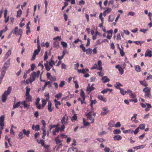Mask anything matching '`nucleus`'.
I'll use <instances>...</instances> for the list:
<instances>
[{
	"mask_svg": "<svg viewBox=\"0 0 152 152\" xmlns=\"http://www.w3.org/2000/svg\"><path fill=\"white\" fill-rule=\"evenodd\" d=\"M12 90V87L10 86L8 88L7 90L4 92L1 97V101L2 102H4L6 101L7 99V96L10 94Z\"/></svg>",
	"mask_w": 152,
	"mask_h": 152,
	"instance_id": "1",
	"label": "nucleus"
},
{
	"mask_svg": "<svg viewBox=\"0 0 152 152\" xmlns=\"http://www.w3.org/2000/svg\"><path fill=\"white\" fill-rule=\"evenodd\" d=\"M36 77V73L34 72L30 76V77L29 79V82L31 83H32L34 81Z\"/></svg>",
	"mask_w": 152,
	"mask_h": 152,
	"instance_id": "2",
	"label": "nucleus"
},
{
	"mask_svg": "<svg viewBox=\"0 0 152 152\" xmlns=\"http://www.w3.org/2000/svg\"><path fill=\"white\" fill-rule=\"evenodd\" d=\"M91 112L88 113L86 115L87 116V118L88 119L91 121V123H93L94 122V117H93L92 115L91 114Z\"/></svg>",
	"mask_w": 152,
	"mask_h": 152,
	"instance_id": "3",
	"label": "nucleus"
},
{
	"mask_svg": "<svg viewBox=\"0 0 152 152\" xmlns=\"http://www.w3.org/2000/svg\"><path fill=\"white\" fill-rule=\"evenodd\" d=\"M10 60L8 59L5 63L3 67H2L3 69L4 70H6L8 67H9L10 65Z\"/></svg>",
	"mask_w": 152,
	"mask_h": 152,
	"instance_id": "4",
	"label": "nucleus"
},
{
	"mask_svg": "<svg viewBox=\"0 0 152 152\" xmlns=\"http://www.w3.org/2000/svg\"><path fill=\"white\" fill-rule=\"evenodd\" d=\"M4 116L2 115L0 117V127H4Z\"/></svg>",
	"mask_w": 152,
	"mask_h": 152,
	"instance_id": "5",
	"label": "nucleus"
},
{
	"mask_svg": "<svg viewBox=\"0 0 152 152\" xmlns=\"http://www.w3.org/2000/svg\"><path fill=\"white\" fill-rule=\"evenodd\" d=\"M152 51L149 49H148L145 53V57L148 56L151 57L152 56Z\"/></svg>",
	"mask_w": 152,
	"mask_h": 152,
	"instance_id": "6",
	"label": "nucleus"
},
{
	"mask_svg": "<svg viewBox=\"0 0 152 152\" xmlns=\"http://www.w3.org/2000/svg\"><path fill=\"white\" fill-rule=\"evenodd\" d=\"M53 109V108L52 107V103L50 101H49L48 102V109L50 112H51Z\"/></svg>",
	"mask_w": 152,
	"mask_h": 152,
	"instance_id": "7",
	"label": "nucleus"
},
{
	"mask_svg": "<svg viewBox=\"0 0 152 152\" xmlns=\"http://www.w3.org/2000/svg\"><path fill=\"white\" fill-rule=\"evenodd\" d=\"M118 48L119 49V50H120V54L121 55V56L123 57L125 55V53L124 51V48L122 46H121V48L119 47V44H118Z\"/></svg>",
	"mask_w": 152,
	"mask_h": 152,
	"instance_id": "8",
	"label": "nucleus"
},
{
	"mask_svg": "<svg viewBox=\"0 0 152 152\" xmlns=\"http://www.w3.org/2000/svg\"><path fill=\"white\" fill-rule=\"evenodd\" d=\"M102 80L103 83H105L109 82L110 81V79L107 76H104L102 77Z\"/></svg>",
	"mask_w": 152,
	"mask_h": 152,
	"instance_id": "9",
	"label": "nucleus"
},
{
	"mask_svg": "<svg viewBox=\"0 0 152 152\" xmlns=\"http://www.w3.org/2000/svg\"><path fill=\"white\" fill-rule=\"evenodd\" d=\"M77 151L78 149L77 148L72 147L69 149L67 152H77Z\"/></svg>",
	"mask_w": 152,
	"mask_h": 152,
	"instance_id": "10",
	"label": "nucleus"
},
{
	"mask_svg": "<svg viewBox=\"0 0 152 152\" xmlns=\"http://www.w3.org/2000/svg\"><path fill=\"white\" fill-rule=\"evenodd\" d=\"M102 62H101V60H99L97 62L98 65L99 66V67L97 68V70H99L101 71L102 69Z\"/></svg>",
	"mask_w": 152,
	"mask_h": 152,
	"instance_id": "11",
	"label": "nucleus"
},
{
	"mask_svg": "<svg viewBox=\"0 0 152 152\" xmlns=\"http://www.w3.org/2000/svg\"><path fill=\"white\" fill-rule=\"evenodd\" d=\"M93 85L92 84L91 86H90V84H89L88 85V87L87 88V90L89 91V92H91V91L94 89V88L93 87Z\"/></svg>",
	"mask_w": 152,
	"mask_h": 152,
	"instance_id": "12",
	"label": "nucleus"
},
{
	"mask_svg": "<svg viewBox=\"0 0 152 152\" xmlns=\"http://www.w3.org/2000/svg\"><path fill=\"white\" fill-rule=\"evenodd\" d=\"M11 53V51L9 50L6 53L5 55V57H4V60H5L7 59V58L9 57Z\"/></svg>",
	"mask_w": 152,
	"mask_h": 152,
	"instance_id": "13",
	"label": "nucleus"
},
{
	"mask_svg": "<svg viewBox=\"0 0 152 152\" xmlns=\"http://www.w3.org/2000/svg\"><path fill=\"white\" fill-rule=\"evenodd\" d=\"M98 98L100 100L104 102H106V99L102 95H99L98 96Z\"/></svg>",
	"mask_w": 152,
	"mask_h": 152,
	"instance_id": "14",
	"label": "nucleus"
},
{
	"mask_svg": "<svg viewBox=\"0 0 152 152\" xmlns=\"http://www.w3.org/2000/svg\"><path fill=\"white\" fill-rule=\"evenodd\" d=\"M21 104V102H18L16 104H14L13 106V109L18 107Z\"/></svg>",
	"mask_w": 152,
	"mask_h": 152,
	"instance_id": "15",
	"label": "nucleus"
},
{
	"mask_svg": "<svg viewBox=\"0 0 152 152\" xmlns=\"http://www.w3.org/2000/svg\"><path fill=\"white\" fill-rule=\"evenodd\" d=\"M53 46L54 47L56 48H58L59 46V43L58 41H56L53 42Z\"/></svg>",
	"mask_w": 152,
	"mask_h": 152,
	"instance_id": "16",
	"label": "nucleus"
},
{
	"mask_svg": "<svg viewBox=\"0 0 152 152\" xmlns=\"http://www.w3.org/2000/svg\"><path fill=\"white\" fill-rule=\"evenodd\" d=\"M114 140H121L122 138V137L119 135H115L113 137Z\"/></svg>",
	"mask_w": 152,
	"mask_h": 152,
	"instance_id": "17",
	"label": "nucleus"
},
{
	"mask_svg": "<svg viewBox=\"0 0 152 152\" xmlns=\"http://www.w3.org/2000/svg\"><path fill=\"white\" fill-rule=\"evenodd\" d=\"M143 91L145 93H147L148 92H151V89L149 88L148 87H146L143 88Z\"/></svg>",
	"mask_w": 152,
	"mask_h": 152,
	"instance_id": "18",
	"label": "nucleus"
},
{
	"mask_svg": "<svg viewBox=\"0 0 152 152\" xmlns=\"http://www.w3.org/2000/svg\"><path fill=\"white\" fill-rule=\"evenodd\" d=\"M66 117L64 116L63 117L62 119L61 120V123L63 125L65 124H66L67 123V121H66Z\"/></svg>",
	"mask_w": 152,
	"mask_h": 152,
	"instance_id": "19",
	"label": "nucleus"
},
{
	"mask_svg": "<svg viewBox=\"0 0 152 152\" xmlns=\"http://www.w3.org/2000/svg\"><path fill=\"white\" fill-rule=\"evenodd\" d=\"M145 145H142L134 147H133V148L136 149H138L140 148H143L145 147Z\"/></svg>",
	"mask_w": 152,
	"mask_h": 152,
	"instance_id": "20",
	"label": "nucleus"
},
{
	"mask_svg": "<svg viewBox=\"0 0 152 152\" xmlns=\"http://www.w3.org/2000/svg\"><path fill=\"white\" fill-rule=\"evenodd\" d=\"M115 123V121H110L108 125L110 127H113L114 126V125Z\"/></svg>",
	"mask_w": 152,
	"mask_h": 152,
	"instance_id": "21",
	"label": "nucleus"
},
{
	"mask_svg": "<svg viewBox=\"0 0 152 152\" xmlns=\"http://www.w3.org/2000/svg\"><path fill=\"white\" fill-rule=\"evenodd\" d=\"M59 137H58L57 138L55 139V140L56 141V143L59 144L60 145H62V143H61V141L58 138Z\"/></svg>",
	"mask_w": 152,
	"mask_h": 152,
	"instance_id": "22",
	"label": "nucleus"
},
{
	"mask_svg": "<svg viewBox=\"0 0 152 152\" xmlns=\"http://www.w3.org/2000/svg\"><path fill=\"white\" fill-rule=\"evenodd\" d=\"M86 52L87 54H90L92 53V50L90 48H88L86 50Z\"/></svg>",
	"mask_w": 152,
	"mask_h": 152,
	"instance_id": "23",
	"label": "nucleus"
},
{
	"mask_svg": "<svg viewBox=\"0 0 152 152\" xmlns=\"http://www.w3.org/2000/svg\"><path fill=\"white\" fill-rule=\"evenodd\" d=\"M26 100L28 102L31 101V96L30 95H26Z\"/></svg>",
	"mask_w": 152,
	"mask_h": 152,
	"instance_id": "24",
	"label": "nucleus"
},
{
	"mask_svg": "<svg viewBox=\"0 0 152 152\" xmlns=\"http://www.w3.org/2000/svg\"><path fill=\"white\" fill-rule=\"evenodd\" d=\"M21 104H23L24 107L26 108H28L29 107V105L26 103V101H25L23 102H21Z\"/></svg>",
	"mask_w": 152,
	"mask_h": 152,
	"instance_id": "25",
	"label": "nucleus"
},
{
	"mask_svg": "<svg viewBox=\"0 0 152 152\" xmlns=\"http://www.w3.org/2000/svg\"><path fill=\"white\" fill-rule=\"evenodd\" d=\"M116 88L119 89L120 86H122V85L119 82H116L115 85Z\"/></svg>",
	"mask_w": 152,
	"mask_h": 152,
	"instance_id": "26",
	"label": "nucleus"
},
{
	"mask_svg": "<svg viewBox=\"0 0 152 152\" xmlns=\"http://www.w3.org/2000/svg\"><path fill=\"white\" fill-rule=\"evenodd\" d=\"M80 96L82 98L83 100H85V94L83 91L82 90L81 91Z\"/></svg>",
	"mask_w": 152,
	"mask_h": 152,
	"instance_id": "27",
	"label": "nucleus"
},
{
	"mask_svg": "<svg viewBox=\"0 0 152 152\" xmlns=\"http://www.w3.org/2000/svg\"><path fill=\"white\" fill-rule=\"evenodd\" d=\"M145 80H144L143 81H139V82H140V84L143 86H145V87H147L148 84L147 83H146V82H144Z\"/></svg>",
	"mask_w": 152,
	"mask_h": 152,
	"instance_id": "28",
	"label": "nucleus"
},
{
	"mask_svg": "<svg viewBox=\"0 0 152 152\" xmlns=\"http://www.w3.org/2000/svg\"><path fill=\"white\" fill-rule=\"evenodd\" d=\"M96 103V100L91 101V104L90 106L92 109L93 106L94 104H95Z\"/></svg>",
	"mask_w": 152,
	"mask_h": 152,
	"instance_id": "29",
	"label": "nucleus"
},
{
	"mask_svg": "<svg viewBox=\"0 0 152 152\" xmlns=\"http://www.w3.org/2000/svg\"><path fill=\"white\" fill-rule=\"evenodd\" d=\"M114 16L112 15H110L109 16L108 21L109 22H112L114 20Z\"/></svg>",
	"mask_w": 152,
	"mask_h": 152,
	"instance_id": "30",
	"label": "nucleus"
},
{
	"mask_svg": "<svg viewBox=\"0 0 152 152\" xmlns=\"http://www.w3.org/2000/svg\"><path fill=\"white\" fill-rule=\"evenodd\" d=\"M113 133L114 134H120L121 133V131L119 129H116L114 130Z\"/></svg>",
	"mask_w": 152,
	"mask_h": 152,
	"instance_id": "31",
	"label": "nucleus"
},
{
	"mask_svg": "<svg viewBox=\"0 0 152 152\" xmlns=\"http://www.w3.org/2000/svg\"><path fill=\"white\" fill-rule=\"evenodd\" d=\"M26 95H30L29 92L30 91V88H28V87H26Z\"/></svg>",
	"mask_w": 152,
	"mask_h": 152,
	"instance_id": "32",
	"label": "nucleus"
},
{
	"mask_svg": "<svg viewBox=\"0 0 152 152\" xmlns=\"http://www.w3.org/2000/svg\"><path fill=\"white\" fill-rule=\"evenodd\" d=\"M44 65L45 66V69L47 70V71H49L50 69V68L48 66V64H47L45 63L44 64Z\"/></svg>",
	"mask_w": 152,
	"mask_h": 152,
	"instance_id": "33",
	"label": "nucleus"
},
{
	"mask_svg": "<svg viewBox=\"0 0 152 152\" xmlns=\"http://www.w3.org/2000/svg\"><path fill=\"white\" fill-rule=\"evenodd\" d=\"M22 13V11L21 10H20L18 11L17 12V17H20Z\"/></svg>",
	"mask_w": 152,
	"mask_h": 152,
	"instance_id": "34",
	"label": "nucleus"
},
{
	"mask_svg": "<svg viewBox=\"0 0 152 152\" xmlns=\"http://www.w3.org/2000/svg\"><path fill=\"white\" fill-rule=\"evenodd\" d=\"M61 44L62 45L63 47L66 48L67 46V43L64 42H61Z\"/></svg>",
	"mask_w": 152,
	"mask_h": 152,
	"instance_id": "35",
	"label": "nucleus"
},
{
	"mask_svg": "<svg viewBox=\"0 0 152 152\" xmlns=\"http://www.w3.org/2000/svg\"><path fill=\"white\" fill-rule=\"evenodd\" d=\"M145 96V97H147L150 98H151L152 97L151 92L146 93Z\"/></svg>",
	"mask_w": 152,
	"mask_h": 152,
	"instance_id": "36",
	"label": "nucleus"
},
{
	"mask_svg": "<svg viewBox=\"0 0 152 152\" xmlns=\"http://www.w3.org/2000/svg\"><path fill=\"white\" fill-rule=\"evenodd\" d=\"M145 125L144 124H140L139 127V129L140 128L141 129H143L145 128Z\"/></svg>",
	"mask_w": 152,
	"mask_h": 152,
	"instance_id": "37",
	"label": "nucleus"
},
{
	"mask_svg": "<svg viewBox=\"0 0 152 152\" xmlns=\"http://www.w3.org/2000/svg\"><path fill=\"white\" fill-rule=\"evenodd\" d=\"M135 70L137 72H140V71L141 69L139 65L136 66L135 67Z\"/></svg>",
	"mask_w": 152,
	"mask_h": 152,
	"instance_id": "38",
	"label": "nucleus"
},
{
	"mask_svg": "<svg viewBox=\"0 0 152 152\" xmlns=\"http://www.w3.org/2000/svg\"><path fill=\"white\" fill-rule=\"evenodd\" d=\"M55 63L54 61L51 60L49 62V65L51 67H53V65H55Z\"/></svg>",
	"mask_w": 152,
	"mask_h": 152,
	"instance_id": "39",
	"label": "nucleus"
},
{
	"mask_svg": "<svg viewBox=\"0 0 152 152\" xmlns=\"http://www.w3.org/2000/svg\"><path fill=\"white\" fill-rule=\"evenodd\" d=\"M148 30V29L141 28L140 30V31L143 33L144 34H145Z\"/></svg>",
	"mask_w": 152,
	"mask_h": 152,
	"instance_id": "40",
	"label": "nucleus"
},
{
	"mask_svg": "<svg viewBox=\"0 0 152 152\" xmlns=\"http://www.w3.org/2000/svg\"><path fill=\"white\" fill-rule=\"evenodd\" d=\"M62 96V94L61 93H59L57 94L55 96V97L57 98H61Z\"/></svg>",
	"mask_w": 152,
	"mask_h": 152,
	"instance_id": "41",
	"label": "nucleus"
},
{
	"mask_svg": "<svg viewBox=\"0 0 152 152\" xmlns=\"http://www.w3.org/2000/svg\"><path fill=\"white\" fill-rule=\"evenodd\" d=\"M42 106L43 107L47 103V102L44 99H43L42 100Z\"/></svg>",
	"mask_w": 152,
	"mask_h": 152,
	"instance_id": "42",
	"label": "nucleus"
},
{
	"mask_svg": "<svg viewBox=\"0 0 152 152\" xmlns=\"http://www.w3.org/2000/svg\"><path fill=\"white\" fill-rule=\"evenodd\" d=\"M17 31L18 32V33H19L18 34H15L18 35H20V37H21L22 34V29H19V30L18 29V30H17Z\"/></svg>",
	"mask_w": 152,
	"mask_h": 152,
	"instance_id": "43",
	"label": "nucleus"
},
{
	"mask_svg": "<svg viewBox=\"0 0 152 152\" xmlns=\"http://www.w3.org/2000/svg\"><path fill=\"white\" fill-rule=\"evenodd\" d=\"M80 47V48H82L83 51L84 52H86V50L85 49V48L84 46L83 45V44L81 45Z\"/></svg>",
	"mask_w": 152,
	"mask_h": 152,
	"instance_id": "44",
	"label": "nucleus"
},
{
	"mask_svg": "<svg viewBox=\"0 0 152 152\" xmlns=\"http://www.w3.org/2000/svg\"><path fill=\"white\" fill-rule=\"evenodd\" d=\"M119 89L120 90V92L121 93L122 95H125V91H124L123 89L121 88H119Z\"/></svg>",
	"mask_w": 152,
	"mask_h": 152,
	"instance_id": "45",
	"label": "nucleus"
},
{
	"mask_svg": "<svg viewBox=\"0 0 152 152\" xmlns=\"http://www.w3.org/2000/svg\"><path fill=\"white\" fill-rule=\"evenodd\" d=\"M65 84V81H63L61 82L60 84L59 85V86L61 88H62L64 86Z\"/></svg>",
	"mask_w": 152,
	"mask_h": 152,
	"instance_id": "46",
	"label": "nucleus"
},
{
	"mask_svg": "<svg viewBox=\"0 0 152 152\" xmlns=\"http://www.w3.org/2000/svg\"><path fill=\"white\" fill-rule=\"evenodd\" d=\"M119 72L121 73V75H122L124 72V71L123 68L121 67L118 69Z\"/></svg>",
	"mask_w": 152,
	"mask_h": 152,
	"instance_id": "47",
	"label": "nucleus"
},
{
	"mask_svg": "<svg viewBox=\"0 0 152 152\" xmlns=\"http://www.w3.org/2000/svg\"><path fill=\"white\" fill-rule=\"evenodd\" d=\"M111 11V8H107V9L104 11V12H106L107 14L109 13Z\"/></svg>",
	"mask_w": 152,
	"mask_h": 152,
	"instance_id": "48",
	"label": "nucleus"
},
{
	"mask_svg": "<svg viewBox=\"0 0 152 152\" xmlns=\"http://www.w3.org/2000/svg\"><path fill=\"white\" fill-rule=\"evenodd\" d=\"M23 133L22 132H20V133H19V134H18V136H19V137L20 139H21L23 138Z\"/></svg>",
	"mask_w": 152,
	"mask_h": 152,
	"instance_id": "49",
	"label": "nucleus"
},
{
	"mask_svg": "<svg viewBox=\"0 0 152 152\" xmlns=\"http://www.w3.org/2000/svg\"><path fill=\"white\" fill-rule=\"evenodd\" d=\"M48 52L47 51H45V55H44V59L45 60H46L47 59H48Z\"/></svg>",
	"mask_w": 152,
	"mask_h": 152,
	"instance_id": "50",
	"label": "nucleus"
},
{
	"mask_svg": "<svg viewBox=\"0 0 152 152\" xmlns=\"http://www.w3.org/2000/svg\"><path fill=\"white\" fill-rule=\"evenodd\" d=\"M83 124L85 126H87L89 124V123L85 121L84 118L83 119Z\"/></svg>",
	"mask_w": 152,
	"mask_h": 152,
	"instance_id": "51",
	"label": "nucleus"
},
{
	"mask_svg": "<svg viewBox=\"0 0 152 152\" xmlns=\"http://www.w3.org/2000/svg\"><path fill=\"white\" fill-rule=\"evenodd\" d=\"M71 120L73 121V120H76L77 119V117L76 114H75L72 118Z\"/></svg>",
	"mask_w": 152,
	"mask_h": 152,
	"instance_id": "52",
	"label": "nucleus"
},
{
	"mask_svg": "<svg viewBox=\"0 0 152 152\" xmlns=\"http://www.w3.org/2000/svg\"><path fill=\"white\" fill-rule=\"evenodd\" d=\"M139 132V128L136 129L134 131H132V133L134 132L135 134H136Z\"/></svg>",
	"mask_w": 152,
	"mask_h": 152,
	"instance_id": "53",
	"label": "nucleus"
},
{
	"mask_svg": "<svg viewBox=\"0 0 152 152\" xmlns=\"http://www.w3.org/2000/svg\"><path fill=\"white\" fill-rule=\"evenodd\" d=\"M135 13L134 12H129L127 15L128 16L131 15L132 16H134L135 15Z\"/></svg>",
	"mask_w": 152,
	"mask_h": 152,
	"instance_id": "54",
	"label": "nucleus"
},
{
	"mask_svg": "<svg viewBox=\"0 0 152 152\" xmlns=\"http://www.w3.org/2000/svg\"><path fill=\"white\" fill-rule=\"evenodd\" d=\"M98 68V67L97 65L96 64H95L91 68V69H97Z\"/></svg>",
	"mask_w": 152,
	"mask_h": 152,
	"instance_id": "55",
	"label": "nucleus"
},
{
	"mask_svg": "<svg viewBox=\"0 0 152 152\" xmlns=\"http://www.w3.org/2000/svg\"><path fill=\"white\" fill-rule=\"evenodd\" d=\"M129 95H130L131 98H134L136 96L134 94L132 93V91L131 93L129 94Z\"/></svg>",
	"mask_w": 152,
	"mask_h": 152,
	"instance_id": "56",
	"label": "nucleus"
},
{
	"mask_svg": "<svg viewBox=\"0 0 152 152\" xmlns=\"http://www.w3.org/2000/svg\"><path fill=\"white\" fill-rule=\"evenodd\" d=\"M61 68L65 69H66V66L64 63H62L61 64Z\"/></svg>",
	"mask_w": 152,
	"mask_h": 152,
	"instance_id": "57",
	"label": "nucleus"
},
{
	"mask_svg": "<svg viewBox=\"0 0 152 152\" xmlns=\"http://www.w3.org/2000/svg\"><path fill=\"white\" fill-rule=\"evenodd\" d=\"M40 129V126L39 125H36L35 126V131H38Z\"/></svg>",
	"mask_w": 152,
	"mask_h": 152,
	"instance_id": "58",
	"label": "nucleus"
},
{
	"mask_svg": "<svg viewBox=\"0 0 152 152\" xmlns=\"http://www.w3.org/2000/svg\"><path fill=\"white\" fill-rule=\"evenodd\" d=\"M104 150L105 152H109L110 151V148H109L106 147H105Z\"/></svg>",
	"mask_w": 152,
	"mask_h": 152,
	"instance_id": "59",
	"label": "nucleus"
},
{
	"mask_svg": "<svg viewBox=\"0 0 152 152\" xmlns=\"http://www.w3.org/2000/svg\"><path fill=\"white\" fill-rule=\"evenodd\" d=\"M90 41H91V39L89 38H88L87 39V43L86 45V46L88 47L89 45Z\"/></svg>",
	"mask_w": 152,
	"mask_h": 152,
	"instance_id": "60",
	"label": "nucleus"
},
{
	"mask_svg": "<svg viewBox=\"0 0 152 152\" xmlns=\"http://www.w3.org/2000/svg\"><path fill=\"white\" fill-rule=\"evenodd\" d=\"M121 126V124L120 122H117L115 126L116 127H119Z\"/></svg>",
	"mask_w": 152,
	"mask_h": 152,
	"instance_id": "61",
	"label": "nucleus"
},
{
	"mask_svg": "<svg viewBox=\"0 0 152 152\" xmlns=\"http://www.w3.org/2000/svg\"><path fill=\"white\" fill-rule=\"evenodd\" d=\"M97 73L99 76H102L104 75V72H99Z\"/></svg>",
	"mask_w": 152,
	"mask_h": 152,
	"instance_id": "62",
	"label": "nucleus"
},
{
	"mask_svg": "<svg viewBox=\"0 0 152 152\" xmlns=\"http://www.w3.org/2000/svg\"><path fill=\"white\" fill-rule=\"evenodd\" d=\"M39 52V51L37 50H35L33 54L35 56H36L38 54V53Z\"/></svg>",
	"mask_w": 152,
	"mask_h": 152,
	"instance_id": "63",
	"label": "nucleus"
},
{
	"mask_svg": "<svg viewBox=\"0 0 152 152\" xmlns=\"http://www.w3.org/2000/svg\"><path fill=\"white\" fill-rule=\"evenodd\" d=\"M124 33H125L126 35H129V32L128 30H126L124 29L123 30Z\"/></svg>",
	"mask_w": 152,
	"mask_h": 152,
	"instance_id": "64",
	"label": "nucleus"
}]
</instances>
